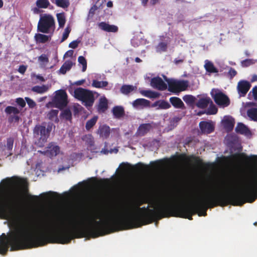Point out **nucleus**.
I'll return each instance as SVG.
<instances>
[{
	"instance_id": "nucleus-1",
	"label": "nucleus",
	"mask_w": 257,
	"mask_h": 257,
	"mask_svg": "<svg viewBox=\"0 0 257 257\" xmlns=\"http://www.w3.org/2000/svg\"><path fill=\"white\" fill-rule=\"evenodd\" d=\"M244 204V174L239 182L237 190L224 194L221 192H213L199 197L191 205L174 206L170 203L153 202L152 207H140L136 209L138 215H120L111 213L107 215L102 221H96L92 218L87 226H78L75 223L72 228L56 230L55 224L50 220L44 221V245L48 243L67 244L74 238L90 235L93 238L114 232L120 230L140 227L151 223L163 218L171 216L192 220V216L197 214L199 216L207 215L208 208L225 206L228 204L241 206Z\"/></svg>"
},
{
	"instance_id": "nucleus-2",
	"label": "nucleus",
	"mask_w": 257,
	"mask_h": 257,
	"mask_svg": "<svg viewBox=\"0 0 257 257\" xmlns=\"http://www.w3.org/2000/svg\"><path fill=\"white\" fill-rule=\"evenodd\" d=\"M22 203V196L19 191H0V216L3 218L9 216Z\"/></svg>"
},
{
	"instance_id": "nucleus-3",
	"label": "nucleus",
	"mask_w": 257,
	"mask_h": 257,
	"mask_svg": "<svg viewBox=\"0 0 257 257\" xmlns=\"http://www.w3.org/2000/svg\"><path fill=\"white\" fill-rule=\"evenodd\" d=\"M73 96L78 100L81 101L87 108L92 107L95 101L93 92L82 87H78L74 89Z\"/></svg>"
},
{
	"instance_id": "nucleus-4",
	"label": "nucleus",
	"mask_w": 257,
	"mask_h": 257,
	"mask_svg": "<svg viewBox=\"0 0 257 257\" xmlns=\"http://www.w3.org/2000/svg\"><path fill=\"white\" fill-rule=\"evenodd\" d=\"M55 29V19L51 15L45 14L40 17L37 26L38 32L48 34L53 33Z\"/></svg>"
},
{
	"instance_id": "nucleus-5",
	"label": "nucleus",
	"mask_w": 257,
	"mask_h": 257,
	"mask_svg": "<svg viewBox=\"0 0 257 257\" xmlns=\"http://www.w3.org/2000/svg\"><path fill=\"white\" fill-rule=\"evenodd\" d=\"M51 130L46 128L45 125L37 124L33 130V135L36 140L35 144L39 147H43L47 142Z\"/></svg>"
},
{
	"instance_id": "nucleus-6",
	"label": "nucleus",
	"mask_w": 257,
	"mask_h": 257,
	"mask_svg": "<svg viewBox=\"0 0 257 257\" xmlns=\"http://www.w3.org/2000/svg\"><path fill=\"white\" fill-rule=\"evenodd\" d=\"M68 103V95L65 90L60 89L55 92V95L53 97L52 101L47 104V106L55 107L60 110L63 109Z\"/></svg>"
},
{
	"instance_id": "nucleus-7",
	"label": "nucleus",
	"mask_w": 257,
	"mask_h": 257,
	"mask_svg": "<svg viewBox=\"0 0 257 257\" xmlns=\"http://www.w3.org/2000/svg\"><path fill=\"white\" fill-rule=\"evenodd\" d=\"M164 78L168 83V90L171 92L178 93L186 90L189 86L187 80L169 79L166 76H164Z\"/></svg>"
},
{
	"instance_id": "nucleus-8",
	"label": "nucleus",
	"mask_w": 257,
	"mask_h": 257,
	"mask_svg": "<svg viewBox=\"0 0 257 257\" xmlns=\"http://www.w3.org/2000/svg\"><path fill=\"white\" fill-rule=\"evenodd\" d=\"M21 110L13 106H8L5 109V112L8 116V120L10 123L18 122L21 117L19 115Z\"/></svg>"
},
{
	"instance_id": "nucleus-9",
	"label": "nucleus",
	"mask_w": 257,
	"mask_h": 257,
	"mask_svg": "<svg viewBox=\"0 0 257 257\" xmlns=\"http://www.w3.org/2000/svg\"><path fill=\"white\" fill-rule=\"evenodd\" d=\"M213 99L217 105L223 107L228 106L230 104L228 97L222 92H216L213 96Z\"/></svg>"
},
{
	"instance_id": "nucleus-10",
	"label": "nucleus",
	"mask_w": 257,
	"mask_h": 257,
	"mask_svg": "<svg viewBox=\"0 0 257 257\" xmlns=\"http://www.w3.org/2000/svg\"><path fill=\"white\" fill-rule=\"evenodd\" d=\"M150 84L154 88L161 91L165 90L167 88V84L159 76L152 78Z\"/></svg>"
},
{
	"instance_id": "nucleus-11",
	"label": "nucleus",
	"mask_w": 257,
	"mask_h": 257,
	"mask_svg": "<svg viewBox=\"0 0 257 257\" xmlns=\"http://www.w3.org/2000/svg\"><path fill=\"white\" fill-rule=\"evenodd\" d=\"M251 85L246 80H240L238 82L237 89L240 96H244L249 90Z\"/></svg>"
},
{
	"instance_id": "nucleus-12",
	"label": "nucleus",
	"mask_w": 257,
	"mask_h": 257,
	"mask_svg": "<svg viewBox=\"0 0 257 257\" xmlns=\"http://www.w3.org/2000/svg\"><path fill=\"white\" fill-rule=\"evenodd\" d=\"M199 127L202 133L209 134L214 130V125L212 121H202L199 123Z\"/></svg>"
},
{
	"instance_id": "nucleus-13",
	"label": "nucleus",
	"mask_w": 257,
	"mask_h": 257,
	"mask_svg": "<svg viewBox=\"0 0 257 257\" xmlns=\"http://www.w3.org/2000/svg\"><path fill=\"white\" fill-rule=\"evenodd\" d=\"M97 25L100 29L107 32L116 33L118 30V28L117 26L109 25L104 22L99 23Z\"/></svg>"
},
{
	"instance_id": "nucleus-14",
	"label": "nucleus",
	"mask_w": 257,
	"mask_h": 257,
	"mask_svg": "<svg viewBox=\"0 0 257 257\" xmlns=\"http://www.w3.org/2000/svg\"><path fill=\"white\" fill-rule=\"evenodd\" d=\"M171 104L175 108L178 109H185L186 107L182 100L176 96L171 97L169 99Z\"/></svg>"
},
{
	"instance_id": "nucleus-15",
	"label": "nucleus",
	"mask_w": 257,
	"mask_h": 257,
	"mask_svg": "<svg viewBox=\"0 0 257 257\" xmlns=\"http://www.w3.org/2000/svg\"><path fill=\"white\" fill-rule=\"evenodd\" d=\"M150 123H143L141 124L137 131V135L140 136H144L147 134L152 128Z\"/></svg>"
},
{
	"instance_id": "nucleus-16",
	"label": "nucleus",
	"mask_w": 257,
	"mask_h": 257,
	"mask_svg": "<svg viewBox=\"0 0 257 257\" xmlns=\"http://www.w3.org/2000/svg\"><path fill=\"white\" fill-rule=\"evenodd\" d=\"M157 109H167L171 107V104L165 100H159L152 104V107H157Z\"/></svg>"
},
{
	"instance_id": "nucleus-17",
	"label": "nucleus",
	"mask_w": 257,
	"mask_h": 257,
	"mask_svg": "<svg viewBox=\"0 0 257 257\" xmlns=\"http://www.w3.org/2000/svg\"><path fill=\"white\" fill-rule=\"evenodd\" d=\"M47 148V153L49 154L51 157L56 156L60 152L59 147L53 143H50Z\"/></svg>"
},
{
	"instance_id": "nucleus-18",
	"label": "nucleus",
	"mask_w": 257,
	"mask_h": 257,
	"mask_svg": "<svg viewBox=\"0 0 257 257\" xmlns=\"http://www.w3.org/2000/svg\"><path fill=\"white\" fill-rule=\"evenodd\" d=\"M235 132L237 133L248 136L250 135L251 132L248 128L242 123H238L235 127Z\"/></svg>"
},
{
	"instance_id": "nucleus-19",
	"label": "nucleus",
	"mask_w": 257,
	"mask_h": 257,
	"mask_svg": "<svg viewBox=\"0 0 257 257\" xmlns=\"http://www.w3.org/2000/svg\"><path fill=\"white\" fill-rule=\"evenodd\" d=\"M212 101L209 97L201 98L196 103V105L200 108H205L210 103H212Z\"/></svg>"
},
{
	"instance_id": "nucleus-20",
	"label": "nucleus",
	"mask_w": 257,
	"mask_h": 257,
	"mask_svg": "<svg viewBox=\"0 0 257 257\" xmlns=\"http://www.w3.org/2000/svg\"><path fill=\"white\" fill-rule=\"evenodd\" d=\"M133 105L135 107L141 106L142 107H150V101L144 98H138L133 102Z\"/></svg>"
},
{
	"instance_id": "nucleus-21",
	"label": "nucleus",
	"mask_w": 257,
	"mask_h": 257,
	"mask_svg": "<svg viewBox=\"0 0 257 257\" xmlns=\"http://www.w3.org/2000/svg\"><path fill=\"white\" fill-rule=\"evenodd\" d=\"M108 108V102L105 97H101L99 100L97 106V110L99 112H104Z\"/></svg>"
},
{
	"instance_id": "nucleus-22",
	"label": "nucleus",
	"mask_w": 257,
	"mask_h": 257,
	"mask_svg": "<svg viewBox=\"0 0 257 257\" xmlns=\"http://www.w3.org/2000/svg\"><path fill=\"white\" fill-rule=\"evenodd\" d=\"M98 134L101 137L106 139L110 135V127L106 125L100 126L98 130Z\"/></svg>"
},
{
	"instance_id": "nucleus-23",
	"label": "nucleus",
	"mask_w": 257,
	"mask_h": 257,
	"mask_svg": "<svg viewBox=\"0 0 257 257\" xmlns=\"http://www.w3.org/2000/svg\"><path fill=\"white\" fill-rule=\"evenodd\" d=\"M204 68L206 71L210 73L218 72L217 68L214 66L213 63L208 60L205 61Z\"/></svg>"
},
{
	"instance_id": "nucleus-24",
	"label": "nucleus",
	"mask_w": 257,
	"mask_h": 257,
	"mask_svg": "<svg viewBox=\"0 0 257 257\" xmlns=\"http://www.w3.org/2000/svg\"><path fill=\"white\" fill-rule=\"evenodd\" d=\"M141 94L150 98H156L160 96V93L150 90H143L140 91Z\"/></svg>"
},
{
	"instance_id": "nucleus-25",
	"label": "nucleus",
	"mask_w": 257,
	"mask_h": 257,
	"mask_svg": "<svg viewBox=\"0 0 257 257\" xmlns=\"http://www.w3.org/2000/svg\"><path fill=\"white\" fill-rule=\"evenodd\" d=\"M112 113L116 118H120L124 114V108L121 106H115L112 108Z\"/></svg>"
},
{
	"instance_id": "nucleus-26",
	"label": "nucleus",
	"mask_w": 257,
	"mask_h": 257,
	"mask_svg": "<svg viewBox=\"0 0 257 257\" xmlns=\"http://www.w3.org/2000/svg\"><path fill=\"white\" fill-rule=\"evenodd\" d=\"M35 39L37 43H45L50 40V37L44 34L37 33L35 35Z\"/></svg>"
},
{
	"instance_id": "nucleus-27",
	"label": "nucleus",
	"mask_w": 257,
	"mask_h": 257,
	"mask_svg": "<svg viewBox=\"0 0 257 257\" xmlns=\"http://www.w3.org/2000/svg\"><path fill=\"white\" fill-rule=\"evenodd\" d=\"M223 124L227 131H231L234 127V121L232 118H227L223 120Z\"/></svg>"
},
{
	"instance_id": "nucleus-28",
	"label": "nucleus",
	"mask_w": 257,
	"mask_h": 257,
	"mask_svg": "<svg viewBox=\"0 0 257 257\" xmlns=\"http://www.w3.org/2000/svg\"><path fill=\"white\" fill-rule=\"evenodd\" d=\"M51 2L63 9H67L70 6L69 0H51Z\"/></svg>"
},
{
	"instance_id": "nucleus-29",
	"label": "nucleus",
	"mask_w": 257,
	"mask_h": 257,
	"mask_svg": "<svg viewBox=\"0 0 257 257\" xmlns=\"http://www.w3.org/2000/svg\"><path fill=\"white\" fill-rule=\"evenodd\" d=\"M73 65V63L71 61H66L61 67L59 71V73L62 74H65L67 71L70 70Z\"/></svg>"
},
{
	"instance_id": "nucleus-30",
	"label": "nucleus",
	"mask_w": 257,
	"mask_h": 257,
	"mask_svg": "<svg viewBox=\"0 0 257 257\" xmlns=\"http://www.w3.org/2000/svg\"><path fill=\"white\" fill-rule=\"evenodd\" d=\"M57 19L58 20L59 28L64 27L66 23V17L64 13L57 14Z\"/></svg>"
},
{
	"instance_id": "nucleus-31",
	"label": "nucleus",
	"mask_w": 257,
	"mask_h": 257,
	"mask_svg": "<svg viewBox=\"0 0 257 257\" xmlns=\"http://www.w3.org/2000/svg\"><path fill=\"white\" fill-rule=\"evenodd\" d=\"M183 100L189 106H193L196 101V97L192 95H185L183 97Z\"/></svg>"
},
{
	"instance_id": "nucleus-32",
	"label": "nucleus",
	"mask_w": 257,
	"mask_h": 257,
	"mask_svg": "<svg viewBox=\"0 0 257 257\" xmlns=\"http://www.w3.org/2000/svg\"><path fill=\"white\" fill-rule=\"evenodd\" d=\"M247 116L252 120L257 121V108H250L247 111Z\"/></svg>"
},
{
	"instance_id": "nucleus-33",
	"label": "nucleus",
	"mask_w": 257,
	"mask_h": 257,
	"mask_svg": "<svg viewBox=\"0 0 257 257\" xmlns=\"http://www.w3.org/2000/svg\"><path fill=\"white\" fill-rule=\"evenodd\" d=\"M135 90V87L131 85H123L120 89L121 93L127 95Z\"/></svg>"
},
{
	"instance_id": "nucleus-34",
	"label": "nucleus",
	"mask_w": 257,
	"mask_h": 257,
	"mask_svg": "<svg viewBox=\"0 0 257 257\" xmlns=\"http://www.w3.org/2000/svg\"><path fill=\"white\" fill-rule=\"evenodd\" d=\"M48 90V87L43 85L42 86H35L32 87V90L37 93L42 94L47 92Z\"/></svg>"
},
{
	"instance_id": "nucleus-35",
	"label": "nucleus",
	"mask_w": 257,
	"mask_h": 257,
	"mask_svg": "<svg viewBox=\"0 0 257 257\" xmlns=\"http://www.w3.org/2000/svg\"><path fill=\"white\" fill-rule=\"evenodd\" d=\"M108 82L106 81H99L96 80H93L92 83V86L97 88H102L108 85Z\"/></svg>"
},
{
	"instance_id": "nucleus-36",
	"label": "nucleus",
	"mask_w": 257,
	"mask_h": 257,
	"mask_svg": "<svg viewBox=\"0 0 257 257\" xmlns=\"http://www.w3.org/2000/svg\"><path fill=\"white\" fill-rule=\"evenodd\" d=\"M61 116L67 120H71L72 119V113L70 109L66 108L61 113Z\"/></svg>"
},
{
	"instance_id": "nucleus-37",
	"label": "nucleus",
	"mask_w": 257,
	"mask_h": 257,
	"mask_svg": "<svg viewBox=\"0 0 257 257\" xmlns=\"http://www.w3.org/2000/svg\"><path fill=\"white\" fill-rule=\"evenodd\" d=\"M36 4L38 8L46 9L50 4L48 0H37Z\"/></svg>"
},
{
	"instance_id": "nucleus-38",
	"label": "nucleus",
	"mask_w": 257,
	"mask_h": 257,
	"mask_svg": "<svg viewBox=\"0 0 257 257\" xmlns=\"http://www.w3.org/2000/svg\"><path fill=\"white\" fill-rule=\"evenodd\" d=\"M59 112V110L57 109H52L47 114L48 118L51 120H55V121H58L57 115Z\"/></svg>"
},
{
	"instance_id": "nucleus-39",
	"label": "nucleus",
	"mask_w": 257,
	"mask_h": 257,
	"mask_svg": "<svg viewBox=\"0 0 257 257\" xmlns=\"http://www.w3.org/2000/svg\"><path fill=\"white\" fill-rule=\"evenodd\" d=\"M97 118V116H94L90 119L88 120L86 123V129L88 131L90 130L96 123Z\"/></svg>"
},
{
	"instance_id": "nucleus-40",
	"label": "nucleus",
	"mask_w": 257,
	"mask_h": 257,
	"mask_svg": "<svg viewBox=\"0 0 257 257\" xmlns=\"http://www.w3.org/2000/svg\"><path fill=\"white\" fill-rule=\"evenodd\" d=\"M38 61L42 66H46L49 62V58L46 54H43L38 57Z\"/></svg>"
},
{
	"instance_id": "nucleus-41",
	"label": "nucleus",
	"mask_w": 257,
	"mask_h": 257,
	"mask_svg": "<svg viewBox=\"0 0 257 257\" xmlns=\"http://www.w3.org/2000/svg\"><path fill=\"white\" fill-rule=\"evenodd\" d=\"M25 196L31 203L37 202L39 200L38 196L31 195L28 193V191L26 192Z\"/></svg>"
},
{
	"instance_id": "nucleus-42",
	"label": "nucleus",
	"mask_w": 257,
	"mask_h": 257,
	"mask_svg": "<svg viewBox=\"0 0 257 257\" xmlns=\"http://www.w3.org/2000/svg\"><path fill=\"white\" fill-rule=\"evenodd\" d=\"M78 62L82 65V72L86 71L87 68V61L86 59L82 56H80L78 58Z\"/></svg>"
},
{
	"instance_id": "nucleus-43",
	"label": "nucleus",
	"mask_w": 257,
	"mask_h": 257,
	"mask_svg": "<svg viewBox=\"0 0 257 257\" xmlns=\"http://www.w3.org/2000/svg\"><path fill=\"white\" fill-rule=\"evenodd\" d=\"M167 49V44L165 42H160L157 46V52H165Z\"/></svg>"
},
{
	"instance_id": "nucleus-44",
	"label": "nucleus",
	"mask_w": 257,
	"mask_h": 257,
	"mask_svg": "<svg viewBox=\"0 0 257 257\" xmlns=\"http://www.w3.org/2000/svg\"><path fill=\"white\" fill-rule=\"evenodd\" d=\"M70 32L71 28L70 27L68 26L65 29L64 32L63 34L62 39L61 40V42L65 41L68 38Z\"/></svg>"
},
{
	"instance_id": "nucleus-45",
	"label": "nucleus",
	"mask_w": 257,
	"mask_h": 257,
	"mask_svg": "<svg viewBox=\"0 0 257 257\" xmlns=\"http://www.w3.org/2000/svg\"><path fill=\"white\" fill-rule=\"evenodd\" d=\"M210 105L207 110V114H216L217 112V107L213 104V102L212 103H210Z\"/></svg>"
},
{
	"instance_id": "nucleus-46",
	"label": "nucleus",
	"mask_w": 257,
	"mask_h": 257,
	"mask_svg": "<svg viewBox=\"0 0 257 257\" xmlns=\"http://www.w3.org/2000/svg\"><path fill=\"white\" fill-rule=\"evenodd\" d=\"M14 140L13 138H9L7 140L6 147L8 150L12 151L13 147Z\"/></svg>"
},
{
	"instance_id": "nucleus-47",
	"label": "nucleus",
	"mask_w": 257,
	"mask_h": 257,
	"mask_svg": "<svg viewBox=\"0 0 257 257\" xmlns=\"http://www.w3.org/2000/svg\"><path fill=\"white\" fill-rule=\"evenodd\" d=\"M253 63V60L249 59H245L241 62V65L243 67H248Z\"/></svg>"
},
{
	"instance_id": "nucleus-48",
	"label": "nucleus",
	"mask_w": 257,
	"mask_h": 257,
	"mask_svg": "<svg viewBox=\"0 0 257 257\" xmlns=\"http://www.w3.org/2000/svg\"><path fill=\"white\" fill-rule=\"evenodd\" d=\"M25 100L27 102V103L30 108H33L36 106V102L31 98H30L28 97H26L25 98Z\"/></svg>"
},
{
	"instance_id": "nucleus-49",
	"label": "nucleus",
	"mask_w": 257,
	"mask_h": 257,
	"mask_svg": "<svg viewBox=\"0 0 257 257\" xmlns=\"http://www.w3.org/2000/svg\"><path fill=\"white\" fill-rule=\"evenodd\" d=\"M26 100L22 97H19L16 99V102L21 108H23L26 106Z\"/></svg>"
},
{
	"instance_id": "nucleus-50",
	"label": "nucleus",
	"mask_w": 257,
	"mask_h": 257,
	"mask_svg": "<svg viewBox=\"0 0 257 257\" xmlns=\"http://www.w3.org/2000/svg\"><path fill=\"white\" fill-rule=\"evenodd\" d=\"M181 117L179 116H175L172 118L170 120V125L171 126H176L178 122L181 120Z\"/></svg>"
},
{
	"instance_id": "nucleus-51",
	"label": "nucleus",
	"mask_w": 257,
	"mask_h": 257,
	"mask_svg": "<svg viewBox=\"0 0 257 257\" xmlns=\"http://www.w3.org/2000/svg\"><path fill=\"white\" fill-rule=\"evenodd\" d=\"M80 42V41L78 40L73 41L72 42L69 43V47L71 48L72 49H75L78 47V44Z\"/></svg>"
},
{
	"instance_id": "nucleus-52",
	"label": "nucleus",
	"mask_w": 257,
	"mask_h": 257,
	"mask_svg": "<svg viewBox=\"0 0 257 257\" xmlns=\"http://www.w3.org/2000/svg\"><path fill=\"white\" fill-rule=\"evenodd\" d=\"M228 74L230 78L232 79L237 74V72L234 68L230 67L228 71Z\"/></svg>"
},
{
	"instance_id": "nucleus-53",
	"label": "nucleus",
	"mask_w": 257,
	"mask_h": 257,
	"mask_svg": "<svg viewBox=\"0 0 257 257\" xmlns=\"http://www.w3.org/2000/svg\"><path fill=\"white\" fill-rule=\"evenodd\" d=\"M135 167H136L137 168H138L139 170H140L141 171H144V169L146 170V169L148 168V166H145L142 163H138L136 165Z\"/></svg>"
},
{
	"instance_id": "nucleus-54",
	"label": "nucleus",
	"mask_w": 257,
	"mask_h": 257,
	"mask_svg": "<svg viewBox=\"0 0 257 257\" xmlns=\"http://www.w3.org/2000/svg\"><path fill=\"white\" fill-rule=\"evenodd\" d=\"M252 93V96L255 100H257V86L253 87L251 91L249 92V94Z\"/></svg>"
},
{
	"instance_id": "nucleus-55",
	"label": "nucleus",
	"mask_w": 257,
	"mask_h": 257,
	"mask_svg": "<svg viewBox=\"0 0 257 257\" xmlns=\"http://www.w3.org/2000/svg\"><path fill=\"white\" fill-rule=\"evenodd\" d=\"M27 70V66L24 65H20L18 69V71L21 74H24Z\"/></svg>"
},
{
	"instance_id": "nucleus-56",
	"label": "nucleus",
	"mask_w": 257,
	"mask_h": 257,
	"mask_svg": "<svg viewBox=\"0 0 257 257\" xmlns=\"http://www.w3.org/2000/svg\"><path fill=\"white\" fill-rule=\"evenodd\" d=\"M74 53V51L72 50H69L67 51L64 54V57H72Z\"/></svg>"
},
{
	"instance_id": "nucleus-57",
	"label": "nucleus",
	"mask_w": 257,
	"mask_h": 257,
	"mask_svg": "<svg viewBox=\"0 0 257 257\" xmlns=\"http://www.w3.org/2000/svg\"><path fill=\"white\" fill-rule=\"evenodd\" d=\"M195 163L196 165L198 166H202L203 165V162L201 160H200L199 158L195 157L194 158Z\"/></svg>"
},
{
	"instance_id": "nucleus-58",
	"label": "nucleus",
	"mask_w": 257,
	"mask_h": 257,
	"mask_svg": "<svg viewBox=\"0 0 257 257\" xmlns=\"http://www.w3.org/2000/svg\"><path fill=\"white\" fill-rule=\"evenodd\" d=\"M85 79H81V80L75 81L74 83V84L78 85V86L81 85L85 82Z\"/></svg>"
},
{
	"instance_id": "nucleus-59",
	"label": "nucleus",
	"mask_w": 257,
	"mask_h": 257,
	"mask_svg": "<svg viewBox=\"0 0 257 257\" xmlns=\"http://www.w3.org/2000/svg\"><path fill=\"white\" fill-rule=\"evenodd\" d=\"M192 142V140L190 138H187L185 139V142H184V145L185 146H187V145H189L190 143Z\"/></svg>"
},
{
	"instance_id": "nucleus-60",
	"label": "nucleus",
	"mask_w": 257,
	"mask_h": 257,
	"mask_svg": "<svg viewBox=\"0 0 257 257\" xmlns=\"http://www.w3.org/2000/svg\"><path fill=\"white\" fill-rule=\"evenodd\" d=\"M89 141L88 144L90 146H92L94 145V141L91 135H89Z\"/></svg>"
},
{
	"instance_id": "nucleus-61",
	"label": "nucleus",
	"mask_w": 257,
	"mask_h": 257,
	"mask_svg": "<svg viewBox=\"0 0 257 257\" xmlns=\"http://www.w3.org/2000/svg\"><path fill=\"white\" fill-rule=\"evenodd\" d=\"M5 182L7 185H9L12 183V179H7L5 180Z\"/></svg>"
},
{
	"instance_id": "nucleus-62",
	"label": "nucleus",
	"mask_w": 257,
	"mask_h": 257,
	"mask_svg": "<svg viewBox=\"0 0 257 257\" xmlns=\"http://www.w3.org/2000/svg\"><path fill=\"white\" fill-rule=\"evenodd\" d=\"M36 78H37V79H39V80H40L42 82H44L45 81L44 78L43 76H40L39 75H37Z\"/></svg>"
},
{
	"instance_id": "nucleus-63",
	"label": "nucleus",
	"mask_w": 257,
	"mask_h": 257,
	"mask_svg": "<svg viewBox=\"0 0 257 257\" xmlns=\"http://www.w3.org/2000/svg\"><path fill=\"white\" fill-rule=\"evenodd\" d=\"M159 2V0H151L150 1V4L151 5L154 6V5H155L156 4H157V3H158Z\"/></svg>"
},
{
	"instance_id": "nucleus-64",
	"label": "nucleus",
	"mask_w": 257,
	"mask_h": 257,
	"mask_svg": "<svg viewBox=\"0 0 257 257\" xmlns=\"http://www.w3.org/2000/svg\"><path fill=\"white\" fill-rule=\"evenodd\" d=\"M109 152V151H108L107 149H103L101 151V153H103V154H105V155H107L108 154V153Z\"/></svg>"
}]
</instances>
